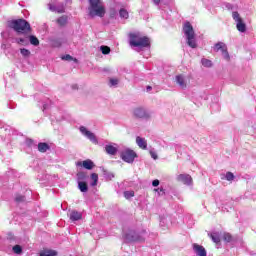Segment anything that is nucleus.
<instances>
[{
	"mask_svg": "<svg viewBox=\"0 0 256 256\" xmlns=\"http://www.w3.org/2000/svg\"><path fill=\"white\" fill-rule=\"evenodd\" d=\"M225 178L226 181H233V179H235V175L233 174V172H227Z\"/></svg>",
	"mask_w": 256,
	"mask_h": 256,
	"instance_id": "34",
	"label": "nucleus"
},
{
	"mask_svg": "<svg viewBox=\"0 0 256 256\" xmlns=\"http://www.w3.org/2000/svg\"><path fill=\"white\" fill-rule=\"evenodd\" d=\"M125 239L128 241V243H135L137 241H145V238L141 237L138 233L135 232V230H129L125 234Z\"/></svg>",
	"mask_w": 256,
	"mask_h": 256,
	"instance_id": "7",
	"label": "nucleus"
},
{
	"mask_svg": "<svg viewBox=\"0 0 256 256\" xmlns=\"http://www.w3.org/2000/svg\"><path fill=\"white\" fill-rule=\"evenodd\" d=\"M52 47H61L60 40H52Z\"/></svg>",
	"mask_w": 256,
	"mask_h": 256,
	"instance_id": "35",
	"label": "nucleus"
},
{
	"mask_svg": "<svg viewBox=\"0 0 256 256\" xmlns=\"http://www.w3.org/2000/svg\"><path fill=\"white\" fill-rule=\"evenodd\" d=\"M49 9L50 11H55V6H53V4H49Z\"/></svg>",
	"mask_w": 256,
	"mask_h": 256,
	"instance_id": "41",
	"label": "nucleus"
},
{
	"mask_svg": "<svg viewBox=\"0 0 256 256\" xmlns=\"http://www.w3.org/2000/svg\"><path fill=\"white\" fill-rule=\"evenodd\" d=\"M176 82L181 89H187V82L185 81V76H183V74L176 76Z\"/></svg>",
	"mask_w": 256,
	"mask_h": 256,
	"instance_id": "14",
	"label": "nucleus"
},
{
	"mask_svg": "<svg viewBox=\"0 0 256 256\" xmlns=\"http://www.w3.org/2000/svg\"><path fill=\"white\" fill-rule=\"evenodd\" d=\"M100 51H102L103 55H109V53H111V48L109 46H101Z\"/></svg>",
	"mask_w": 256,
	"mask_h": 256,
	"instance_id": "29",
	"label": "nucleus"
},
{
	"mask_svg": "<svg viewBox=\"0 0 256 256\" xmlns=\"http://www.w3.org/2000/svg\"><path fill=\"white\" fill-rule=\"evenodd\" d=\"M192 247H193V250L195 251L196 255L207 256V250H205V247H203L202 245L194 243Z\"/></svg>",
	"mask_w": 256,
	"mask_h": 256,
	"instance_id": "13",
	"label": "nucleus"
},
{
	"mask_svg": "<svg viewBox=\"0 0 256 256\" xmlns=\"http://www.w3.org/2000/svg\"><path fill=\"white\" fill-rule=\"evenodd\" d=\"M20 53L23 57H30L31 51L27 50L26 48H21Z\"/></svg>",
	"mask_w": 256,
	"mask_h": 256,
	"instance_id": "31",
	"label": "nucleus"
},
{
	"mask_svg": "<svg viewBox=\"0 0 256 256\" xmlns=\"http://www.w3.org/2000/svg\"><path fill=\"white\" fill-rule=\"evenodd\" d=\"M12 251L16 253V255H21V253H23V248L21 245H15L13 246Z\"/></svg>",
	"mask_w": 256,
	"mask_h": 256,
	"instance_id": "27",
	"label": "nucleus"
},
{
	"mask_svg": "<svg viewBox=\"0 0 256 256\" xmlns=\"http://www.w3.org/2000/svg\"><path fill=\"white\" fill-rule=\"evenodd\" d=\"M40 256H57V251L55 250H46L40 253Z\"/></svg>",
	"mask_w": 256,
	"mask_h": 256,
	"instance_id": "24",
	"label": "nucleus"
},
{
	"mask_svg": "<svg viewBox=\"0 0 256 256\" xmlns=\"http://www.w3.org/2000/svg\"><path fill=\"white\" fill-rule=\"evenodd\" d=\"M232 19H234V21L236 22V29L240 33H245V31H247V25L245 24V22H243V18H241L239 12H232Z\"/></svg>",
	"mask_w": 256,
	"mask_h": 256,
	"instance_id": "6",
	"label": "nucleus"
},
{
	"mask_svg": "<svg viewBox=\"0 0 256 256\" xmlns=\"http://www.w3.org/2000/svg\"><path fill=\"white\" fill-rule=\"evenodd\" d=\"M176 179L179 183H183L184 185H193V178L189 174H180L176 177Z\"/></svg>",
	"mask_w": 256,
	"mask_h": 256,
	"instance_id": "11",
	"label": "nucleus"
},
{
	"mask_svg": "<svg viewBox=\"0 0 256 256\" xmlns=\"http://www.w3.org/2000/svg\"><path fill=\"white\" fill-rule=\"evenodd\" d=\"M155 5H159L161 3V0H152Z\"/></svg>",
	"mask_w": 256,
	"mask_h": 256,
	"instance_id": "42",
	"label": "nucleus"
},
{
	"mask_svg": "<svg viewBox=\"0 0 256 256\" xmlns=\"http://www.w3.org/2000/svg\"><path fill=\"white\" fill-rule=\"evenodd\" d=\"M124 197H125V199H131V197H135V192L134 191H125Z\"/></svg>",
	"mask_w": 256,
	"mask_h": 256,
	"instance_id": "32",
	"label": "nucleus"
},
{
	"mask_svg": "<svg viewBox=\"0 0 256 256\" xmlns=\"http://www.w3.org/2000/svg\"><path fill=\"white\" fill-rule=\"evenodd\" d=\"M160 192L165 193V191L163 190V188L160 189Z\"/></svg>",
	"mask_w": 256,
	"mask_h": 256,
	"instance_id": "45",
	"label": "nucleus"
},
{
	"mask_svg": "<svg viewBox=\"0 0 256 256\" xmlns=\"http://www.w3.org/2000/svg\"><path fill=\"white\" fill-rule=\"evenodd\" d=\"M118 83H119V80L117 78H111L110 79V84L112 86L118 85Z\"/></svg>",
	"mask_w": 256,
	"mask_h": 256,
	"instance_id": "37",
	"label": "nucleus"
},
{
	"mask_svg": "<svg viewBox=\"0 0 256 256\" xmlns=\"http://www.w3.org/2000/svg\"><path fill=\"white\" fill-rule=\"evenodd\" d=\"M58 13H65V10H58Z\"/></svg>",
	"mask_w": 256,
	"mask_h": 256,
	"instance_id": "44",
	"label": "nucleus"
},
{
	"mask_svg": "<svg viewBox=\"0 0 256 256\" xmlns=\"http://www.w3.org/2000/svg\"><path fill=\"white\" fill-rule=\"evenodd\" d=\"M64 61H73V57L69 54H66L65 56L62 57Z\"/></svg>",
	"mask_w": 256,
	"mask_h": 256,
	"instance_id": "36",
	"label": "nucleus"
},
{
	"mask_svg": "<svg viewBox=\"0 0 256 256\" xmlns=\"http://www.w3.org/2000/svg\"><path fill=\"white\" fill-rule=\"evenodd\" d=\"M90 178L92 179V183H91V186L92 187H96V185H97V183H98V181H99V174H97V173H92L91 175H90Z\"/></svg>",
	"mask_w": 256,
	"mask_h": 256,
	"instance_id": "21",
	"label": "nucleus"
},
{
	"mask_svg": "<svg viewBox=\"0 0 256 256\" xmlns=\"http://www.w3.org/2000/svg\"><path fill=\"white\" fill-rule=\"evenodd\" d=\"M105 151L108 155H117V147L113 146V145H106L105 146Z\"/></svg>",
	"mask_w": 256,
	"mask_h": 256,
	"instance_id": "19",
	"label": "nucleus"
},
{
	"mask_svg": "<svg viewBox=\"0 0 256 256\" xmlns=\"http://www.w3.org/2000/svg\"><path fill=\"white\" fill-rule=\"evenodd\" d=\"M78 189H80L81 193H87L89 191V186L87 182L78 181Z\"/></svg>",
	"mask_w": 256,
	"mask_h": 256,
	"instance_id": "20",
	"label": "nucleus"
},
{
	"mask_svg": "<svg viewBox=\"0 0 256 256\" xmlns=\"http://www.w3.org/2000/svg\"><path fill=\"white\" fill-rule=\"evenodd\" d=\"M135 119H149L151 115L143 107H136L133 109Z\"/></svg>",
	"mask_w": 256,
	"mask_h": 256,
	"instance_id": "8",
	"label": "nucleus"
},
{
	"mask_svg": "<svg viewBox=\"0 0 256 256\" xmlns=\"http://www.w3.org/2000/svg\"><path fill=\"white\" fill-rule=\"evenodd\" d=\"M138 155L137 152H135L132 149H125L120 153V158L122 159V161H124L125 163H133L135 161V159H137Z\"/></svg>",
	"mask_w": 256,
	"mask_h": 256,
	"instance_id": "5",
	"label": "nucleus"
},
{
	"mask_svg": "<svg viewBox=\"0 0 256 256\" xmlns=\"http://www.w3.org/2000/svg\"><path fill=\"white\" fill-rule=\"evenodd\" d=\"M78 181H85L87 179V173L81 171L76 174Z\"/></svg>",
	"mask_w": 256,
	"mask_h": 256,
	"instance_id": "26",
	"label": "nucleus"
},
{
	"mask_svg": "<svg viewBox=\"0 0 256 256\" xmlns=\"http://www.w3.org/2000/svg\"><path fill=\"white\" fill-rule=\"evenodd\" d=\"M11 25L16 33H21L22 35H28L32 31L31 24L25 19L13 20Z\"/></svg>",
	"mask_w": 256,
	"mask_h": 256,
	"instance_id": "4",
	"label": "nucleus"
},
{
	"mask_svg": "<svg viewBox=\"0 0 256 256\" xmlns=\"http://www.w3.org/2000/svg\"><path fill=\"white\" fill-rule=\"evenodd\" d=\"M15 201L16 203H25V196L18 194L15 197Z\"/></svg>",
	"mask_w": 256,
	"mask_h": 256,
	"instance_id": "33",
	"label": "nucleus"
},
{
	"mask_svg": "<svg viewBox=\"0 0 256 256\" xmlns=\"http://www.w3.org/2000/svg\"><path fill=\"white\" fill-rule=\"evenodd\" d=\"M151 89H153V87L147 86L146 91L149 92V91H151Z\"/></svg>",
	"mask_w": 256,
	"mask_h": 256,
	"instance_id": "43",
	"label": "nucleus"
},
{
	"mask_svg": "<svg viewBox=\"0 0 256 256\" xmlns=\"http://www.w3.org/2000/svg\"><path fill=\"white\" fill-rule=\"evenodd\" d=\"M150 155H151L152 159H158L157 153L150 151Z\"/></svg>",
	"mask_w": 256,
	"mask_h": 256,
	"instance_id": "39",
	"label": "nucleus"
},
{
	"mask_svg": "<svg viewBox=\"0 0 256 256\" xmlns=\"http://www.w3.org/2000/svg\"><path fill=\"white\" fill-rule=\"evenodd\" d=\"M119 15H120L121 19H129V12L125 8H121L119 10Z\"/></svg>",
	"mask_w": 256,
	"mask_h": 256,
	"instance_id": "22",
	"label": "nucleus"
},
{
	"mask_svg": "<svg viewBox=\"0 0 256 256\" xmlns=\"http://www.w3.org/2000/svg\"><path fill=\"white\" fill-rule=\"evenodd\" d=\"M152 185L153 187H159V180H153Z\"/></svg>",
	"mask_w": 256,
	"mask_h": 256,
	"instance_id": "40",
	"label": "nucleus"
},
{
	"mask_svg": "<svg viewBox=\"0 0 256 256\" xmlns=\"http://www.w3.org/2000/svg\"><path fill=\"white\" fill-rule=\"evenodd\" d=\"M210 238L212 239V241L214 243H216V245H218V243H221V238L219 237V234H217V233L210 234Z\"/></svg>",
	"mask_w": 256,
	"mask_h": 256,
	"instance_id": "25",
	"label": "nucleus"
},
{
	"mask_svg": "<svg viewBox=\"0 0 256 256\" xmlns=\"http://www.w3.org/2000/svg\"><path fill=\"white\" fill-rule=\"evenodd\" d=\"M136 143H137L138 147H140V149H144V150L147 149V140H145V138L137 136Z\"/></svg>",
	"mask_w": 256,
	"mask_h": 256,
	"instance_id": "15",
	"label": "nucleus"
},
{
	"mask_svg": "<svg viewBox=\"0 0 256 256\" xmlns=\"http://www.w3.org/2000/svg\"><path fill=\"white\" fill-rule=\"evenodd\" d=\"M67 21H69V17L67 15H62L56 20V23L59 27H65V25H67Z\"/></svg>",
	"mask_w": 256,
	"mask_h": 256,
	"instance_id": "16",
	"label": "nucleus"
},
{
	"mask_svg": "<svg viewBox=\"0 0 256 256\" xmlns=\"http://www.w3.org/2000/svg\"><path fill=\"white\" fill-rule=\"evenodd\" d=\"M77 167H83L84 169H87L88 171H91V169H93V167H95V163H93L92 160L87 159L84 161H79L76 163Z\"/></svg>",
	"mask_w": 256,
	"mask_h": 256,
	"instance_id": "12",
	"label": "nucleus"
},
{
	"mask_svg": "<svg viewBox=\"0 0 256 256\" xmlns=\"http://www.w3.org/2000/svg\"><path fill=\"white\" fill-rule=\"evenodd\" d=\"M17 43L22 44V45H27L28 44V43H25V39H23V38L18 39Z\"/></svg>",
	"mask_w": 256,
	"mask_h": 256,
	"instance_id": "38",
	"label": "nucleus"
},
{
	"mask_svg": "<svg viewBox=\"0 0 256 256\" xmlns=\"http://www.w3.org/2000/svg\"><path fill=\"white\" fill-rule=\"evenodd\" d=\"M214 51L218 53V51L222 52V55L226 61H229V52L227 51V45L223 42H218L214 45Z\"/></svg>",
	"mask_w": 256,
	"mask_h": 256,
	"instance_id": "9",
	"label": "nucleus"
},
{
	"mask_svg": "<svg viewBox=\"0 0 256 256\" xmlns=\"http://www.w3.org/2000/svg\"><path fill=\"white\" fill-rule=\"evenodd\" d=\"M183 33L186 35L187 45L192 49H197V41H195V30L193 29V25L191 22L186 21L183 25Z\"/></svg>",
	"mask_w": 256,
	"mask_h": 256,
	"instance_id": "3",
	"label": "nucleus"
},
{
	"mask_svg": "<svg viewBox=\"0 0 256 256\" xmlns=\"http://www.w3.org/2000/svg\"><path fill=\"white\" fill-rule=\"evenodd\" d=\"M83 219V215L79 212H77V210H74L70 213V220L71 221H79Z\"/></svg>",
	"mask_w": 256,
	"mask_h": 256,
	"instance_id": "18",
	"label": "nucleus"
},
{
	"mask_svg": "<svg viewBox=\"0 0 256 256\" xmlns=\"http://www.w3.org/2000/svg\"><path fill=\"white\" fill-rule=\"evenodd\" d=\"M29 41H30L31 45H34V47L39 46V38H37V36L30 35Z\"/></svg>",
	"mask_w": 256,
	"mask_h": 256,
	"instance_id": "23",
	"label": "nucleus"
},
{
	"mask_svg": "<svg viewBox=\"0 0 256 256\" xmlns=\"http://www.w3.org/2000/svg\"><path fill=\"white\" fill-rule=\"evenodd\" d=\"M201 63L203 65V67H213V62H211V60L203 58L201 60Z\"/></svg>",
	"mask_w": 256,
	"mask_h": 256,
	"instance_id": "28",
	"label": "nucleus"
},
{
	"mask_svg": "<svg viewBox=\"0 0 256 256\" xmlns=\"http://www.w3.org/2000/svg\"><path fill=\"white\" fill-rule=\"evenodd\" d=\"M129 39L131 47H151L149 37L142 36L140 33H129Z\"/></svg>",
	"mask_w": 256,
	"mask_h": 256,
	"instance_id": "2",
	"label": "nucleus"
},
{
	"mask_svg": "<svg viewBox=\"0 0 256 256\" xmlns=\"http://www.w3.org/2000/svg\"><path fill=\"white\" fill-rule=\"evenodd\" d=\"M105 13H107V10L102 0H89L88 15L91 19H95V17L103 18Z\"/></svg>",
	"mask_w": 256,
	"mask_h": 256,
	"instance_id": "1",
	"label": "nucleus"
},
{
	"mask_svg": "<svg viewBox=\"0 0 256 256\" xmlns=\"http://www.w3.org/2000/svg\"><path fill=\"white\" fill-rule=\"evenodd\" d=\"M49 149H51V146H49V144H47L45 142H40L38 144V151L40 153H47V151H49Z\"/></svg>",
	"mask_w": 256,
	"mask_h": 256,
	"instance_id": "17",
	"label": "nucleus"
},
{
	"mask_svg": "<svg viewBox=\"0 0 256 256\" xmlns=\"http://www.w3.org/2000/svg\"><path fill=\"white\" fill-rule=\"evenodd\" d=\"M80 132L82 133V135H85V137H87L92 143H94V145H97V143H99L95 134H93V132L87 130V128L85 126L80 127Z\"/></svg>",
	"mask_w": 256,
	"mask_h": 256,
	"instance_id": "10",
	"label": "nucleus"
},
{
	"mask_svg": "<svg viewBox=\"0 0 256 256\" xmlns=\"http://www.w3.org/2000/svg\"><path fill=\"white\" fill-rule=\"evenodd\" d=\"M223 240L226 241V243H231L233 241V236L230 233H225L223 235Z\"/></svg>",
	"mask_w": 256,
	"mask_h": 256,
	"instance_id": "30",
	"label": "nucleus"
}]
</instances>
